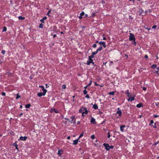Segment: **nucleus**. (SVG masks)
<instances>
[{"label":"nucleus","instance_id":"obj_1","mask_svg":"<svg viewBox=\"0 0 159 159\" xmlns=\"http://www.w3.org/2000/svg\"><path fill=\"white\" fill-rule=\"evenodd\" d=\"M129 41H133L135 40V39L134 34L132 33H130L129 34Z\"/></svg>","mask_w":159,"mask_h":159},{"label":"nucleus","instance_id":"obj_2","mask_svg":"<svg viewBox=\"0 0 159 159\" xmlns=\"http://www.w3.org/2000/svg\"><path fill=\"white\" fill-rule=\"evenodd\" d=\"M70 119L71 120L70 121L71 123L75 124L76 122V118H75V116H72L71 117Z\"/></svg>","mask_w":159,"mask_h":159},{"label":"nucleus","instance_id":"obj_3","mask_svg":"<svg viewBox=\"0 0 159 159\" xmlns=\"http://www.w3.org/2000/svg\"><path fill=\"white\" fill-rule=\"evenodd\" d=\"M103 145L105 147V149L107 151L110 150V146L108 143H104L103 144Z\"/></svg>","mask_w":159,"mask_h":159},{"label":"nucleus","instance_id":"obj_4","mask_svg":"<svg viewBox=\"0 0 159 159\" xmlns=\"http://www.w3.org/2000/svg\"><path fill=\"white\" fill-rule=\"evenodd\" d=\"M27 138H28V137L27 136H25L24 137L20 136V138L18 139V141H19L20 140H21L22 141H25L27 139Z\"/></svg>","mask_w":159,"mask_h":159},{"label":"nucleus","instance_id":"obj_5","mask_svg":"<svg viewBox=\"0 0 159 159\" xmlns=\"http://www.w3.org/2000/svg\"><path fill=\"white\" fill-rule=\"evenodd\" d=\"M46 93H47V92H44V91H43V93H42V92L39 93H37V95L39 97H41L43 96H44L46 94Z\"/></svg>","mask_w":159,"mask_h":159},{"label":"nucleus","instance_id":"obj_6","mask_svg":"<svg viewBox=\"0 0 159 159\" xmlns=\"http://www.w3.org/2000/svg\"><path fill=\"white\" fill-rule=\"evenodd\" d=\"M90 122L91 123L93 124H95L96 123L95 119L93 117H91Z\"/></svg>","mask_w":159,"mask_h":159},{"label":"nucleus","instance_id":"obj_7","mask_svg":"<svg viewBox=\"0 0 159 159\" xmlns=\"http://www.w3.org/2000/svg\"><path fill=\"white\" fill-rule=\"evenodd\" d=\"M17 142L16 141L15 143H13L12 144V145L15 147L17 151H19V148L18 147V145L17 144Z\"/></svg>","mask_w":159,"mask_h":159},{"label":"nucleus","instance_id":"obj_8","mask_svg":"<svg viewBox=\"0 0 159 159\" xmlns=\"http://www.w3.org/2000/svg\"><path fill=\"white\" fill-rule=\"evenodd\" d=\"M135 100V96H133L132 97H131L128 99V101H130L132 102Z\"/></svg>","mask_w":159,"mask_h":159},{"label":"nucleus","instance_id":"obj_9","mask_svg":"<svg viewBox=\"0 0 159 159\" xmlns=\"http://www.w3.org/2000/svg\"><path fill=\"white\" fill-rule=\"evenodd\" d=\"M116 114H118L119 115V117H120L122 116V111L121 110L117 111L116 112Z\"/></svg>","mask_w":159,"mask_h":159},{"label":"nucleus","instance_id":"obj_10","mask_svg":"<svg viewBox=\"0 0 159 159\" xmlns=\"http://www.w3.org/2000/svg\"><path fill=\"white\" fill-rule=\"evenodd\" d=\"M79 139H76L75 140H74L73 141V144L74 145H76L78 144V141L79 140Z\"/></svg>","mask_w":159,"mask_h":159},{"label":"nucleus","instance_id":"obj_11","mask_svg":"<svg viewBox=\"0 0 159 159\" xmlns=\"http://www.w3.org/2000/svg\"><path fill=\"white\" fill-rule=\"evenodd\" d=\"M93 61V59H89V60L87 61L86 64L87 65H89Z\"/></svg>","mask_w":159,"mask_h":159},{"label":"nucleus","instance_id":"obj_12","mask_svg":"<svg viewBox=\"0 0 159 159\" xmlns=\"http://www.w3.org/2000/svg\"><path fill=\"white\" fill-rule=\"evenodd\" d=\"M89 112L88 111H86L84 112H82V116L84 117L85 116V115L88 113Z\"/></svg>","mask_w":159,"mask_h":159},{"label":"nucleus","instance_id":"obj_13","mask_svg":"<svg viewBox=\"0 0 159 159\" xmlns=\"http://www.w3.org/2000/svg\"><path fill=\"white\" fill-rule=\"evenodd\" d=\"M125 125H122L120 126V130L122 131L123 132L124 131V130L123 129L125 127Z\"/></svg>","mask_w":159,"mask_h":159},{"label":"nucleus","instance_id":"obj_14","mask_svg":"<svg viewBox=\"0 0 159 159\" xmlns=\"http://www.w3.org/2000/svg\"><path fill=\"white\" fill-rule=\"evenodd\" d=\"M143 106V104L142 103H139L137 104L136 105V107L138 108H140L142 107Z\"/></svg>","mask_w":159,"mask_h":159},{"label":"nucleus","instance_id":"obj_15","mask_svg":"<svg viewBox=\"0 0 159 159\" xmlns=\"http://www.w3.org/2000/svg\"><path fill=\"white\" fill-rule=\"evenodd\" d=\"M39 87L42 88L43 91L47 92V90L44 89V87L43 86H39Z\"/></svg>","mask_w":159,"mask_h":159},{"label":"nucleus","instance_id":"obj_16","mask_svg":"<svg viewBox=\"0 0 159 159\" xmlns=\"http://www.w3.org/2000/svg\"><path fill=\"white\" fill-rule=\"evenodd\" d=\"M53 111L56 113H58L59 112L55 108H54L53 109L51 110V112H52Z\"/></svg>","mask_w":159,"mask_h":159},{"label":"nucleus","instance_id":"obj_17","mask_svg":"<svg viewBox=\"0 0 159 159\" xmlns=\"http://www.w3.org/2000/svg\"><path fill=\"white\" fill-rule=\"evenodd\" d=\"M63 151L62 150H59L58 151L57 154L61 156V155L62 154Z\"/></svg>","mask_w":159,"mask_h":159},{"label":"nucleus","instance_id":"obj_18","mask_svg":"<svg viewBox=\"0 0 159 159\" xmlns=\"http://www.w3.org/2000/svg\"><path fill=\"white\" fill-rule=\"evenodd\" d=\"M95 109H98V106L96 104L93 105V107Z\"/></svg>","mask_w":159,"mask_h":159},{"label":"nucleus","instance_id":"obj_19","mask_svg":"<svg viewBox=\"0 0 159 159\" xmlns=\"http://www.w3.org/2000/svg\"><path fill=\"white\" fill-rule=\"evenodd\" d=\"M18 19L20 20H24L25 19L24 17H22L21 16H20L18 17Z\"/></svg>","mask_w":159,"mask_h":159},{"label":"nucleus","instance_id":"obj_20","mask_svg":"<svg viewBox=\"0 0 159 159\" xmlns=\"http://www.w3.org/2000/svg\"><path fill=\"white\" fill-rule=\"evenodd\" d=\"M31 104L30 103H29L25 105V107L26 108H29Z\"/></svg>","mask_w":159,"mask_h":159},{"label":"nucleus","instance_id":"obj_21","mask_svg":"<svg viewBox=\"0 0 159 159\" xmlns=\"http://www.w3.org/2000/svg\"><path fill=\"white\" fill-rule=\"evenodd\" d=\"M157 66V65L156 64H153L151 66V68H152V69H154L155 68H156Z\"/></svg>","mask_w":159,"mask_h":159},{"label":"nucleus","instance_id":"obj_22","mask_svg":"<svg viewBox=\"0 0 159 159\" xmlns=\"http://www.w3.org/2000/svg\"><path fill=\"white\" fill-rule=\"evenodd\" d=\"M102 46H100L98 48L97 50V51H98H98H101V50H102Z\"/></svg>","mask_w":159,"mask_h":159},{"label":"nucleus","instance_id":"obj_23","mask_svg":"<svg viewBox=\"0 0 159 159\" xmlns=\"http://www.w3.org/2000/svg\"><path fill=\"white\" fill-rule=\"evenodd\" d=\"M51 9H50V10L48 11L46 15L48 16L49 17L50 16L49 15V14L51 12Z\"/></svg>","mask_w":159,"mask_h":159},{"label":"nucleus","instance_id":"obj_24","mask_svg":"<svg viewBox=\"0 0 159 159\" xmlns=\"http://www.w3.org/2000/svg\"><path fill=\"white\" fill-rule=\"evenodd\" d=\"M102 45L104 48H106V47L105 42H103V43H102Z\"/></svg>","mask_w":159,"mask_h":159},{"label":"nucleus","instance_id":"obj_25","mask_svg":"<svg viewBox=\"0 0 159 159\" xmlns=\"http://www.w3.org/2000/svg\"><path fill=\"white\" fill-rule=\"evenodd\" d=\"M115 92L114 91H111L108 94L110 95H114V94Z\"/></svg>","mask_w":159,"mask_h":159},{"label":"nucleus","instance_id":"obj_26","mask_svg":"<svg viewBox=\"0 0 159 159\" xmlns=\"http://www.w3.org/2000/svg\"><path fill=\"white\" fill-rule=\"evenodd\" d=\"M98 52V51H97V50H96V51L95 52H92V54H93V55H96V54H97Z\"/></svg>","mask_w":159,"mask_h":159},{"label":"nucleus","instance_id":"obj_27","mask_svg":"<svg viewBox=\"0 0 159 159\" xmlns=\"http://www.w3.org/2000/svg\"><path fill=\"white\" fill-rule=\"evenodd\" d=\"M94 57V55L92 54V55L89 56V59H92V58H93Z\"/></svg>","mask_w":159,"mask_h":159},{"label":"nucleus","instance_id":"obj_28","mask_svg":"<svg viewBox=\"0 0 159 159\" xmlns=\"http://www.w3.org/2000/svg\"><path fill=\"white\" fill-rule=\"evenodd\" d=\"M84 132H83L81 134H80V136L79 137V138H78L79 139L80 138H81V137H82V136H83L84 135Z\"/></svg>","mask_w":159,"mask_h":159},{"label":"nucleus","instance_id":"obj_29","mask_svg":"<svg viewBox=\"0 0 159 159\" xmlns=\"http://www.w3.org/2000/svg\"><path fill=\"white\" fill-rule=\"evenodd\" d=\"M20 98V95H19L18 94H17L16 95V99H17L18 98Z\"/></svg>","mask_w":159,"mask_h":159},{"label":"nucleus","instance_id":"obj_30","mask_svg":"<svg viewBox=\"0 0 159 159\" xmlns=\"http://www.w3.org/2000/svg\"><path fill=\"white\" fill-rule=\"evenodd\" d=\"M39 28H42L43 27V25L41 23L39 24Z\"/></svg>","mask_w":159,"mask_h":159},{"label":"nucleus","instance_id":"obj_31","mask_svg":"<svg viewBox=\"0 0 159 159\" xmlns=\"http://www.w3.org/2000/svg\"><path fill=\"white\" fill-rule=\"evenodd\" d=\"M131 95H132V94L130 93H129L128 94H127V96L129 98L130 97H131Z\"/></svg>","mask_w":159,"mask_h":159},{"label":"nucleus","instance_id":"obj_32","mask_svg":"<svg viewBox=\"0 0 159 159\" xmlns=\"http://www.w3.org/2000/svg\"><path fill=\"white\" fill-rule=\"evenodd\" d=\"M87 91L86 90H84L83 91V93L84 94L86 95L87 94Z\"/></svg>","mask_w":159,"mask_h":159},{"label":"nucleus","instance_id":"obj_33","mask_svg":"<svg viewBox=\"0 0 159 159\" xmlns=\"http://www.w3.org/2000/svg\"><path fill=\"white\" fill-rule=\"evenodd\" d=\"M66 85L65 84H63L62 86V89H66Z\"/></svg>","mask_w":159,"mask_h":159},{"label":"nucleus","instance_id":"obj_34","mask_svg":"<svg viewBox=\"0 0 159 159\" xmlns=\"http://www.w3.org/2000/svg\"><path fill=\"white\" fill-rule=\"evenodd\" d=\"M91 138L92 139H93L95 138V136L94 135H92L91 136Z\"/></svg>","mask_w":159,"mask_h":159},{"label":"nucleus","instance_id":"obj_35","mask_svg":"<svg viewBox=\"0 0 159 159\" xmlns=\"http://www.w3.org/2000/svg\"><path fill=\"white\" fill-rule=\"evenodd\" d=\"M130 93L129 92V91L128 90H127L125 91V94L126 95L128 94L129 93Z\"/></svg>","mask_w":159,"mask_h":159},{"label":"nucleus","instance_id":"obj_36","mask_svg":"<svg viewBox=\"0 0 159 159\" xmlns=\"http://www.w3.org/2000/svg\"><path fill=\"white\" fill-rule=\"evenodd\" d=\"M5 52H6V51L5 50H2L1 52V53H2L3 55H4Z\"/></svg>","mask_w":159,"mask_h":159},{"label":"nucleus","instance_id":"obj_37","mask_svg":"<svg viewBox=\"0 0 159 159\" xmlns=\"http://www.w3.org/2000/svg\"><path fill=\"white\" fill-rule=\"evenodd\" d=\"M96 13H92V16L93 17H94L95 16Z\"/></svg>","mask_w":159,"mask_h":159},{"label":"nucleus","instance_id":"obj_38","mask_svg":"<svg viewBox=\"0 0 159 159\" xmlns=\"http://www.w3.org/2000/svg\"><path fill=\"white\" fill-rule=\"evenodd\" d=\"M92 47L94 48H96L97 47V45L96 43L94 44Z\"/></svg>","mask_w":159,"mask_h":159},{"label":"nucleus","instance_id":"obj_39","mask_svg":"<svg viewBox=\"0 0 159 159\" xmlns=\"http://www.w3.org/2000/svg\"><path fill=\"white\" fill-rule=\"evenodd\" d=\"M92 84V81H90L89 83L87 85V86H90Z\"/></svg>","mask_w":159,"mask_h":159},{"label":"nucleus","instance_id":"obj_40","mask_svg":"<svg viewBox=\"0 0 159 159\" xmlns=\"http://www.w3.org/2000/svg\"><path fill=\"white\" fill-rule=\"evenodd\" d=\"M83 111V110H82V108H81L80 109V110H79V113H82V112H83L82 111Z\"/></svg>","mask_w":159,"mask_h":159},{"label":"nucleus","instance_id":"obj_41","mask_svg":"<svg viewBox=\"0 0 159 159\" xmlns=\"http://www.w3.org/2000/svg\"><path fill=\"white\" fill-rule=\"evenodd\" d=\"M84 15V11H82V12L80 14V15L81 16H83Z\"/></svg>","mask_w":159,"mask_h":159},{"label":"nucleus","instance_id":"obj_42","mask_svg":"<svg viewBox=\"0 0 159 159\" xmlns=\"http://www.w3.org/2000/svg\"><path fill=\"white\" fill-rule=\"evenodd\" d=\"M2 96H5L6 95V93L4 92H3L2 93Z\"/></svg>","mask_w":159,"mask_h":159},{"label":"nucleus","instance_id":"obj_43","mask_svg":"<svg viewBox=\"0 0 159 159\" xmlns=\"http://www.w3.org/2000/svg\"><path fill=\"white\" fill-rule=\"evenodd\" d=\"M7 30V28L6 27H5L3 28V31H6Z\"/></svg>","mask_w":159,"mask_h":159},{"label":"nucleus","instance_id":"obj_44","mask_svg":"<svg viewBox=\"0 0 159 159\" xmlns=\"http://www.w3.org/2000/svg\"><path fill=\"white\" fill-rule=\"evenodd\" d=\"M154 123V121L152 120L150 121V124H149L150 125H151V124H152Z\"/></svg>","mask_w":159,"mask_h":159},{"label":"nucleus","instance_id":"obj_45","mask_svg":"<svg viewBox=\"0 0 159 159\" xmlns=\"http://www.w3.org/2000/svg\"><path fill=\"white\" fill-rule=\"evenodd\" d=\"M40 21L42 23H44V20L43 19H41L40 20Z\"/></svg>","mask_w":159,"mask_h":159},{"label":"nucleus","instance_id":"obj_46","mask_svg":"<svg viewBox=\"0 0 159 159\" xmlns=\"http://www.w3.org/2000/svg\"><path fill=\"white\" fill-rule=\"evenodd\" d=\"M85 97L87 98H90V97L88 94H87L85 96Z\"/></svg>","mask_w":159,"mask_h":159},{"label":"nucleus","instance_id":"obj_47","mask_svg":"<svg viewBox=\"0 0 159 159\" xmlns=\"http://www.w3.org/2000/svg\"><path fill=\"white\" fill-rule=\"evenodd\" d=\"M143 90H144V91H145L147 90V88L146 87H143Z\"/></svg>","mask_w":159,"mask_h":159},{"label":"nucleus","instance_id":"obj_48","mask_svg":"<svg viewBox=\"0 0 159 159\" xmlns=\"http://www.w3.org/2000/svg\"><path fill=\"white\" fill-rule=\"evenodd\" d=\"M155 104L156 106H158V105H159V102H156L155 103Z\"/></svg>","mask_w":159,"mask_h":159},{"label":"nucleus","instance_id":"obj_49","mask_svg":"<svg viewBox=\"0 0 159 159\" xmlns=\"http://www.w3.org/2000/svg\"><path fill=\"white\" fill-rule=\"evenodd\" d=\"M157 27V26L156 25H154L153 26H152V29H155Z\"/></svg>","mask_w":159,"mask_h":159},{"label":"nucleus","instance_id":"obj_50","mask_svg":"<svg viewBox=\"0 0 159 159\" xmlns=\"http://www.w3.org/2000/svg\"><path fill=\"white\" fill-rule=\"evenodd\" d=\"M110 136H111V135L110 134V132H108V136H107L108 138H110Z\"/></svg>","mask_w":159,"mask_h":159},{"label":"nucleus","instance_id":"obj_51","mask_svg":"<svg viewBox=\"0 0 159 159\" xmlns=\"http://www.w3.org/2000/svg\"><path fill=\"white\" fill-rule=\"evenodd\" d=\"M145 29L146 30H148L149 31V30H150L151 29V28H150L147 27V28H145Z\"/></svg>","mask_w":159,"mask_h":159},{"label":"nucleus","instance_id":"obj_52","mask_svg":"<svg viewBox=\"0 0 159 159\" xmlns=\"http://www.w3.org/2000/svg\"><path fill=\"white\" fill-rule=\"evenodd\" d=\"M156 123H155L154 125L153 126V125H152V126H153L154 128H156Z\"/></svg>","mask_w":159,"mask_h":159},{"label":"nucleus","instance_id":"obj_53","mask_svg":"<svg viewBox=\"0 0 159 159\" xmlns=\"http://www.w3.org/2000/svg\"><path fill=\"white\" fill-rule=\"evenodd\" d=\"M153 116H154V118H157L159 116V115H154Z\"/></svg>","mask_w":159,"mask_h":159},{"label":"nucleus","instance_id":"obj_54","mask_svg":"<svg viewBox=\"0 0 159 159\" xmlns=\"http://www.w3.org/2000/svg\"><path fill=\"white\" fill-rule=\"evenodd\" d=\"M83 111H88L87 110V108L86 107H84V109L83 110Z\"/></svg>","mask_w":159,"mask_h":159},{"label":"nucleus","instance_id":"obj_55","mask_svg":"<svg viewBox=\"0 0 159 159\" xmlns=\"http://www.w3.org/2000/svg\"><path fill=\"white\" fill-rule=\"evenodd\" d=\"M113 148H114V147H113V146H110V149H113Z\"/></svg>","mask_w":159,"mask_h":159},{"label":"nucleus","instance_id":"obj_56","mask_svg":"<svg viewBox=\"0 0 159 159\" xmlns=\"http://www.w3.org/2000/svg\"><path fill=\"white\" fill-rule=\"evenodd\" d=\"M103 43V42L101 41L99 42V44L102 45V44Z\"/></svg>","mask_w":159,"mask_h":159},{"label":"nucleus","instance_id":"obj_57","mask_svg":"<svg viewBox=\"0 0 159 159\" xmlns=\"http://www.w3.org/2000/svg\"><path fill=\"white\" fill-rule=\"evenodd\" d=\"M144 57L145 58H148V56L147 55H145V56H144Z\"/></svg>","mask_w":159,"mask_h":159},{"label":"nucleus","instance_id":"obj_58","mask_svg":"<svg viewBox=\"0 0 159 159\" xmlns=\"http://www.w3.org/2000/svg\"><path fill=\"white\" fill-rule=\"evenodd\" d=\"M79 19H81L82 18V16L80 15V16H79Z\"/></svg>","mask_w":159,"mask_h":159},{"label":"nucleus","instance_id":"obj_59","mask_svg":"<svg viewBox=\"0 0 159 159\" xmlns=\"http://www.w3.org/2000/svg\"><path fill=\"white\" fill-rule=\"evenodd\" d=\"M133 41L134 42V45H136V42H135V40H133Z\"/></svg>","mask_w":159,"mask_h":159},{"label":"nucleus","instance_id":"obj_60","mask_svg":"<svg viewBox=\"0 0 159 159\" xmlns=\"http://www.w3.org/2000/svg\"><path fill=\"white\" fill-rule=\"evenodd\" d=\"M94 84H95V85L96 86H98V85H99V84H97V83H96V82H94Z\"/></svg>","mask_w":159,"mask_h":159},{"label":"nucleus","instance_id":"obj_61","mask_svg":"<svg viewBox=\"0 0 159 159\" xmlns=\"http://www.w3.org/2000/svg\"><path fill=\"white\" fill-rule=\"evenodd\" d=\"M47 18V17L46 16H44L43 18V19L44 20H45Z\"/></svg>","mask_w":159,"mask_h":159},{"label":"nucleus","instance_id":"obj_62","mask_svg":"<svg viewBox=\"0 0 159 159\" xmlns=\"http://www.w3.org/2000/svg\"><path fill=\"white\" fill-rule=\"evenodd\" d=\"M23 115V113H20L19 116V117L21 116H22Z\"/></svg>","mask_w":159,"mask_h":159},{"label":"nucleus","instance_id":"obj_63","mask_svg":"<svg viewBox=\"0 0 159 159\" xmlns=\"http://www.w3.org/2000/svg\"><path fill=\"white\" fill-rule=\"evenodd\" d=\"M65 119L66 120H67L69 121H70L69 119L67 118H65Z\"/></svg>","mask_w":159,"mask_h":159},{"label":"nucleus","instance_id":"obj_64","mask_svg":"<svg viewBox=\"0 0 159 159\" xmlns=\"http://www.w3.org/2000/svg\"><path fill=\"white\" fill-rule=\"evenodd\" d=\"M155 72L156 74H158L159 75V73H158V71H155Z\"/></svg>","mask_w":159,"mask_h":159}]
</instances>
